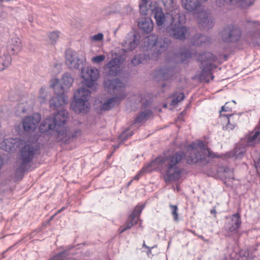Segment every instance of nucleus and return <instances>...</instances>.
Masks as SVG:
<instances>
[{"instance_id":"f257e3e1","label":"nucleus","mask_w":260,"mask_h":260,"mask_svg":"<svg viewBox=\"0 0 260 260\" xmlns=\"http://www.w3.org/2000/svg\"><path fill=\"white\" fill-rule=\"evenodd\" d=\"M185 156V154L182 151L176 152L164 156H158L153 160L149 166L144 167L142 171L134 177V180H138L142 172L150 171L148 169L150 167L157 168L164 173L166 182L178 180L182 172V168L179 165Z\"/></svg>"},{"instance_id":"f03ea898","label":"nucleus","mask_w":260,"mask_h":260,"mask_svg":"<svg viewBox=\"0 0 260 260\" xmlns=\"http://www.w3.org/2000/svg\"><path fill=\"white\" fill-rule=\"evenodd\" d=\"M68 112L61 111L58 112L53 117L46 118L41 124L39 131L41 133L56 132L58 141L66 142L70 138L67 134L66 128L63 125L67 121Z\"/></svg>"},{"instance_id":"7ed1b4c3","label":"nucleus","mask_w":260,"mask_h":260,"mask_svg":"<svg viewBox=\"0 0 260 260\" xmlns=\"http://www.w3.org/2000/svg\"><path fill=\"white\" fill-rule=\"evenodd\" d=\"M105 90L110 94L117 96L108 99L101 107L103 110H108L117 105L125 97L124 84L118 79L107 80L104 82Z\"/></svg>"},{"instance_id":"20e7f679","label":"nucleus","mask_w":260,"mask_h":260,"mask_svg":"<svg viewBox=\"0 0 260 260\" xmlns=\"http://www.w3.org/2000/svg\"><path fill=\"white\" fill-rule=\"evenodd\" d=\"M183 18L184 16L179 14V10L177 8L166 12L165 18L168 20H165L163 24H170L168 31L175 39L183 40L185 38L187 29L186 27L181 25Z\"/></svg>"},{"instance_id":"39448f33","label":"nucleus","mask_w":260,"mask_h":260,"mask_svg":"<svg viewBox=\"0 0 260 260\" xmlns=\"http://www.w3.org/2000/svg\"><path fill=\"white\" fill-rule=\"evenodd\" d=\"M207 143L197 140L188 147L187 153L189 156L187 158L188 164L197 163L204 159L206 156L214 157L215 155L207 148Z\"/></svg>"},{"instance_id":"423d86ee","label":"nucleus","mask_w":260,"mask_h":260,"mask_svg":"<svg viewBox=\"0 0 260 260\" xmlns=\"http://www.w3.org/2000/svg\"><path fill=\"white\" fill-rule=\"evenodd\" d=\"M38 136H36L32 139V143L23 140V145H21L20 149V158L18 161L20 171H27L29 169V163L34 158L35 154L37 151V147L34 143L38 140Z\"/></svg>"},{"instance_id":"0eeeda50","label":"nucleus","mask_w":260,"mask_h":260,"mask_svg":"<svg viewBox=\"0 0 260 260\" xmlns=\"http://www.w3.org/2000/svg\"><path fill=\"white\" fill-rule=\"evenodd\" d=\"M140 12L143 15L151 14L154 15L158 26H162L165 20V15L162 12V8L159 7L157 3L150 0H141L139 4Z\"/></svg>"},{"instance_id":"6e6552de","label":"nucleus","mask_w":260,"mask_h":260,"mask_svg":"<svg viewBox=\"0 0 260 260\" xmlns=\"http://www.w3.org/2000/svg\"><path fill=\"white\" fill-rule=\"evenodd\" d=\"M81 76L84 79V84L92 89H96L97 86L96 80L99 76V72L97 69L92 67L83 68L81 70Z\"/></svg>"},{"instance_id":"1a4fd4ad","label":"nucleus","mask_w":260,"mask_h":260,"mask_svg":"<svg viewBox=\"0 0 260 260\" xmlns=\"http://www.w3.org/2000/svg\"><path fill=\"white\" fill-rule=\"evenodd\" d=\"M144 42L147 43L148 48L152 49L154 48V50H156L157 54H160L165 51L170 43L169 40L166 38H158L154 35H150L146 38Z\"/></svg>"},{"instance_id":"9d476101","label":"nucleus","mask_w":260,"mask_h":260,"mask_svg":"<svg viewBox=\"0 0 260 260\" xmlns=\"http://www.w3.org/2000/svg\"><path fill=\"white\" fill-rule=\"evenodd\" d=\"M74 82L72 77L69 74H64L60 81L58 79L54 78L50 81V86L54 89L55 92L64 93L69 89Z\"/></svg>"},{"instance_id":"9b49d317","label":"nucleus","mask_w":260,"mask_h":260,"mask_svg":"<svg viewBox=\"0 0 260 260\" xmlns=\"http://www.w3.org/2000/svg\"><path fill=\"white\" fill-rule=\"evenodd\" d=\"M241 34V30L238 26L230 25L222 30L221 38L224 42L235 43L239 40Z\"/></svg>"},{"instance_id":"f8f14e48","label":"nucleus","mask_w":260,"mask_h":260,"mask_svg":"<svg viewBox=\"0 0 260 260\" xmlns=\"http://www.w3.org/2000/svg\"><path fill=\"white\" fill-rule=\"evenodd\" d=\"M216 59V57L210 52H205L199 55L198 59L201 62L203 72L210 74L212 70V63Z\"/></svg>"},{"instance_id":"ddd939ff","label":"nucleus","mask_w":260,"mask_h":260,"mask_svg":"<svg viewBox=\"0 0 260 260\" xmlns=\"http://www.w3.org/2000/svg\"><path fill=\"white\" fill-rule=\"evenodd\" d=\"M2 140H3L0 143V147L7 152H14L23 144V140L19 138H3Z\"/></svg>"},{"instance_id":"4468645a","label":"nucleus","mask_w":260,"mask_h":260,"mask_svg":"<svg viewBox=\"0 0 260 260\" xmlns=\"http://www.w3.org/2000/svg\"><path fill=\"white\" fill-rule=\"evenodd\" d=\"M113 58L106 64V68L108 69V75L111 76H116L120 71V66L122 64L124 59L120 56H113L114 52H111Z\"/></svg>"},{"instance_id":"2eb2a0df","label":"nucleus","mask_w":260,"mask_h":260,"mask_svg":"<svg viewBox=\"0 0 260 260\" xmlns=\"http://www.w3.org/2000/svg\"><path fill=\"white\" fill-rule=\"evenodd\" d=\"M41 119V116L38 113H34L31 116L25 117L22 120L24 131L26 132L33 131L36 128Z\"/></svg>"},{"instance_id":"dca6fc26","label":"nucleus","mask_w":260,"mask_h":260,"mask_svg":"<svg viewBox=\"0 0 260 260\" xmlns=\"http://www.w3.org/2000/svg\"><path fill=\"white\" fill-rule=\"evenodd\" d=\"M66 64L71 69H78L82 63L77 53L71 49H68L66 52Z\"/></svg>"},{"instance_id":"f3484780","label":"nucleus","mask_w":260,"mask_h":260,"mask_svg":"<svg viewBox=\"0 0 260 260\" xmlns=\"http://www.w3.org/2000/svg\"><path fill=\"white\" fill-rule=\"evenodd\" d=\"M229 103H226L224 106L221 108V110L220 111V117H225L228 119V122L225 125V127L227 130H233L237 125V122L240 117L239 115L237 114H230L224 115L221 114L223 111H230L231 108L229 107Z\"/></svg>"},{"instance_id":"a211bd4d","label":"nucleus","mask_w":260,"mask_h":260,"mask_svg":"<svg viewBox=\"0 0 260 260\" xmlns=\"http://www.w3.org/2000/svg\"><path fill=\"white\" fill-rule=\"evenodd\" d=\"M56 94L55 96L53 97L50 101V107L54 110H57L58 108H60V111H64L63 109V106L68 103V98L66 96L64 93L62 92H55ZM65 111H66L65 110ZM59 112V111L58 112Z\"/></svg>"},{"instance_id":"6ab92c4d","label":"nucleus","mask_w":260,"mask_h":260,"mask_svg":"<svg viewBox=\"0 0 260 260\" xmlns=\"http://www.w3.org/2000/svg\"><path fill=\"white\" fill-rule=\"evenodd\" d=\"M199 25L205 29H209L213 25V20L210 13L206 11L199 12L197 15Z\"/></svg>"},{"instance_id":"aec40b11","label":"nucleus","mask_w":260,"mask_h":260,"mask_svg":"<svg viewBox=\"0 0 260 260\" xmlns=\"http://www.w3.org/2000/svg\"><path fill=\"white\" fill-rule=\"evenodd\" d=\"M226 218L230 219L224 225V228L227 231L234 232L236 231L240 227L241 220L239 213H236L229 217H226Z\"/></svg>"},{"instance_id":"412c9836","label":"nucleus","mask_w":260,"mask_h":260,"mask_svg":"<svg viewBox=\"0 0 260 260\" xmlns=\"http://www.w3.org/2000/svg\"><path fill=\"white\" fill-rule=\"evenodd\" d=\"M139 35L134 32L128 33L126 37L123 46L125 51H132L136 48L139 43Z\"/></svg>"},{"instance_id":"4be33fe9","label":"nucleus","mask_w":260,"mask_h":260,"mask_svg":"<svg viewBox=\"0 0 260 260\" xmlns=\"http://www.w3.org/2000/svg\"><path fill=\"white\" fill-rule=\"evenodd\" d=\"M174 69L172 68L165 67L157 70L154 73V77L156 81L167 80L173 76Z\"/></svg>"},{"instance_id":"5701e85b","label":"nucleus","mask_w":260,"mask_h":260,"mask_svg":"<svg viewBox=\"0 0 260 260\" xmlns=\"http://www.w3.org/2000/svg\"><path fill=\"white\" fill-rule=\"evenodd\" d=\"M89 103L86 100H74L73 106L74 111L76 113H84L88 112L89 109Z\"/></svg>"},{"instance_id":"b1692460","label":"nucleus","mask_w":260,"mask_h":260,"mask_svg":"<svg viewBox=\"0 0 260 260\" xmlns=\"http://www.w3.org/2000/svg\"><path fill=\"white\" fill-rule=\"evenodd\" d=\"M8 50L12 52L13 54H17L22 48V45L20 39L17 37L11 38L7 44Z\"/></svg>"},{"instance_id":"393cba45","label":"nucleus","mask_w":260,"mask_h":260,"mask_svg":"<svg viewBox=\"0 0 260 260\" xmlns=\"http://www.w3.org/2000/svg\"><path fill=\"white\" fill-rule=\"evenodd\" d=\"M181 6L188 12H194L200 8L201 4L199 0H181Z\"/></svg>"},{"instance_id":"a878e982","label":"nucleus","mask_w":260,"mask_h":260,"mask_svg":"<svg viewBox=\"0 0 260 260\" xmlns=\"http://www.w3.org/2000/svg\"><path fill=\"white\" fill-rule=\"evenodd\" d=\"M89 87H82L78 88L74 93V100H89L90 95V91L88 89Z\"/></svg>"},{"instance_id":"bb28decb","label":"nucleus","mask_w":260,"mask_h":260,"mask_svg":"<svg viewBox=\"0 0 260 260\" xmlns=\"http://www.w3.org/2000/svg\"><path fill=\"white\" fill-rule=\"evenodd\" d=\"M138 26L144 32L149 33L153 29V23L150 18H144L139 21Z\"/></svg>"},{"instance_id":"cd10ccee","label":"nucleus","mask_w":260,"mask_h":260,"mask_svg":"<svg viewBox=\"0 0 260 260\" xmlns=\"http://www.w3.org/2000/svg\"><path fill=\"white\" fill-rule=\"evenodd\" d=\"M209 42L208 38L201 34L196 35L191 39V43L194 46H202Z\"/></svg>"},{"instance_id":"c85d7f7f","label":"nucleus","mask_w":260,"mask_h":260,"mask_svg":"<svg viewBox=\"0 0 260 260\" xmlns=\"http://www.w3.org/2000/svg\"><path fill=\"white\" fill-rule=\"evenodd\" d=\"M152 114L151 111L146 110L140 112L135 120V123H139L143 121L146 120Z\"/></svg>"},{"instance_id":"c756f323","label":"nucleus","mask_w":260,"mask_h":260,"mask_svg":"<svg viewBox=\"0 0 260 260\" xmlns=\"http://www.w3.org/2000/svg\"><path fill=\"white\" fill-rule=\"evenodd\" d=\"M253 24L255 26H260V22L258 21H253ZM248 40L254 45L260 46V33L255 34L250 36Z\"/></svg>"},{"instance_id":"7c9ffc66","label":"nucleus","mask_w":260,"mask_h":260,"mask_svg":"<svg viewBox=\"0 0 260 260\" xmlns=\"http://www.w3.org/2000/svg\"><path fill=\"white\" fill-rule=\"evenodd\" d=\"M253 24L255 26H260V22L258 21H253ZM248 40L254 45L260 46V33L255 34L250 36Z\"/></svg>"},{"instance_id":"2f4dec72","label":"nucleus","mask_w":260,"mask_h":260,"mask_svg":"<svg viewBox=\"0 0 260 260\" xmlns=\"http://www.w3.org/2000/svg\"><path fill=\"white\" fill-rule=\"evenodd\" d=\"M255 0H235V5L237 4L242 8H247L254 3Z\"/></svg>"},{"instance_id":"473e14b6","label":"nucleus","mask_w":260,"mask_h":260,"mask_svg":"<svg viewBox=\"0 0 260 260\" xmlns=\"http://www.w3.org/2000/svg\"><path fill=\"white\" fill-rule=\"evenodd\" d=\"M235 0H215V3L217 7H222L225 5H235Z\"/></svg>"},{"instance_id":"72a5a7b5","label":"nucleus","mask_w":260,"mask_h":260,"mask_svg":"<svg viewBox=\"0 0 260 260\" xmlns=\"http://www.w3.org/2000/svg\"><path fill=\"white\" fill-rule=\"evenodd\" d=\"M144 60V57L143 55H137L133 57L131 61V63L134 66H137V65L142 63Z\"/></svg>"},{"instance_id":"f704fd0d","label":"nucleus","mask_w":260,"mask_h":260,"mask_svg":"<svg viewBox=\"0 0 260 260\" xmlns=\"http://www.w3.org/2000/svg\"><path fill=\"white\" fill-rule=\"evenodd\" d=\"M144 208V205H141V206L138 205L135 208V209L133 211V213L131 215V216H135V219H136L137 220H138L139 219V216L140 214V213H141V212Z\"/></svg>"},{"instance_id":"c9c22d12","label":"nucleus","mask_w":260,"mask_h":260,"mask_svg":"<svg viewBox=\"0 0 260 260\" xmlns=\"http://www.w3.org/2000/svg\"><path fill=\"white\" fill-rule=\"evenodd\" d=\"M184 99V94L183 92L179 93L177 97L174 98L171 101V105L172 106H176L178 103Z\"/></svg>"},{"instance_id":"e433bc0d","label":"nucleus","mask_w":260,"mask_h":260,"mask_svg":"<svg viewBox=\"0 0 260 260\" xmlns=\"http://www.w3.org/2000/svg\"><path fill=\"white\" fill-rule=\"evenodd\" d=\"M224 172L225 178L233 179L234 178L233 170L228 168H222Z\"/></svg>"},{"instance_id":"4c0bfd02","label":"nucleus","mask_w":260,"mask_h":260,"mask_svg":"<svg viewBox=\"0 0 260 260\" xmlns=\"http://www.w3.org/2000/svg\"><path fill=\"white\" fill-rule=\"evenodd\" d=\"M46 91L44 88H41L40 90L38 100L40 103H43L46 101Z\"/></svg>"},{"instance_id":"58836bf2","label":"nucleus","mask_w":260,"mask_h":260,"mask_svg":"<svg viewBox=\"0 0 260 260\" xmlns=\"http://www.w3.org/2000/svg\"><path fill=\"white\" fill-rule=\"evenodd\" d=\"M138 220L135 219V216H131L129 217L128 221L126 223L125 228L126 230L130 229L133 225L137 223Z\"/></svg>"},{"instance_id":"ea45409f","label":"nucleus","mask_w":260,"mask_h":260,"mask_svg":"<svg viewBox=\"0 0 260 260\" xmlns=\"http://www.w3.org/2000/svg\"><path fill=\"white\" fill-rule=\"evenodd\" d=\"M106 58L105 55L102 54L94 56L91 58V60L93 63H100L103 62Z\"/></svg>"},{"instance_id":"a19ab883","label":"nucleus","mask_w":260,"mask_h":260,"mask_svg":"<svg viewBox=\"0 0 260 260\" xmlns=\"http://www.w3.org/2000/svg\"><path fill=\"white\" fill-rule=\"evenodd\" d=\"M170 207L172 209V214L173 216L174 219L175 221L178 220V207L176 205H170Z\"/></svg>"},{"instance_id":"79ce46f5","label":"nucleus","mask_w":260,"mask_h":260,"mask_svg":"<svg viewBox=\"0 0 260 260\" xmlns=\"http://www.w3.org/2000/svg\"><path fill=\"white\" fill-rule=\"evenodd\" d=\"M66 129H67V134L68 135L70 136V138L66 142V143H67L69 140L71 138H75V137H77L78 136H79L81 135V131L79 129H76L74 133H73L72 134V135L71 136L70 134L69 133L68 131V129L67 128V127H64ZM64 143H66V142H64Z\"/></svg>"},{"instance_id":"37998d69","label":"nucleus","mask_w":260,"mask_h":260,"mask_svg":"<svg viewBox=\"0 0 260 260\" xmlns=\"http://www.w3.org/2000/svg\"><path fill=\"white\" fill-rule=\"evenodd\" d=\"M50 40L52 42H55L59 37V34L57 31L50 32L48 35Z\"/></svg>"},{"instance_id":"c03bdc74","label":"nucleus","mask_w":260,"mask_h":260,"mask_svg":"<svg viewBox=\"0 0 260 260\" xmlns=\"http://www.w3.org/2000/svg\"><path fill=\"white\" fill-rule=\"evenodd\" d=\"M104 38V35L102 33H98L91 37V40L92 41H101Z\"/></svg>"},{"instance_id":"a18cd8bd","label":"nucleus","mask_w":260,"mask_h":260,"mask_svg":"<svg viewBox=\"0 0 260 260\" xmlns=\"http://www.w3.org/2000/svg\"><path fill=\"white\" fill-rule=\"evenodd\" d=\"M244 151V148H242L241 150H238L237 148H236L234 152V155L236 157V158H241L243 156Z\"/></svg>"},{"instance_id":"49530a36","label":"nucleus","mask_w":260,"mask_h":260,"mask_svg":"<svg viewBox=\"0 0 260 260\" xmlns=\"http://www.w3.org/2000/svg\"><path fill=\"white\" fill-rule=\"evenodd\" d=\"M180 57L181 59L184 60L185 58H190L191 57V54L189 52V51H185L184 52H182L180 54Z\"/></svg>"},{"instance_id":"de8ad7c7","label":"nucleus","mask_w":260,"mask_h":260,"mask_svg":"<svg viewBox=\"0 0 260 260\" xmlns=\"http://www.w3.org/2000/svg\"><path fill=\"white\" fill-rule=\"evenodd\" d=\"M127 131H125V132H123L120 136V140H124V139H128L129 137H130L132 135V134H131L130 135H127Z\"/></svg>"},{"instance_id":"09e8293b","label":"nucleus","mask_w":260,"mask_h":260,"mask_svg":"<svg viewBox=\"0 0 260 260\" xmlns=\"http://www.w3.org/2000/svg\"><path fill=\"white\" fill-rule=\"evenodd\" d=\"M18 111L21 112L22 113H24L27 110V107L24 106L22 104H19L18 106Z\"/></svg>"},{"instance_id":"8fccbe9b","label":"nucleus","mask_w":260,"mask_h":260,"mask_svg":"<svg viewBox=\"0 0 260 260\" xmlns=\"http://www.w3.org/2000/svg\"><path fill=\"white\" fill-rule=\"evenodd\" d=\"M255 168L258 173H260V158L257 161H254Z\"/></svg>"},{"instance_id":"3c124183","label":"nucleus","mask_w":260,"mask_h":260,"mask_svg":"<svg viewBox=\"0 0 260 260\" xmlns=\"http://www.w3.org/2000/svg\"><path fill=\"white\" fill-rule=\"evenodd\" d=\"M126 230V228H125V226H121L119 229V231L120 233H122L124 232Z\"/></svg>"},{"instance_id":"603ef678","label":"nucleus","mask_w":260,"mask_h":260,"mask_svg":"<svg viewBox=\"0 0 260 260\" xmlns=\"http://www.w3.org/2000/svg\"><path fill=\"white\" fill-rule=\"evenodd\" d=\"M3 165V160L2 157L0 156V169L2 168V167Z\"/></svg>"},{"instance_id":"864d4df0","label":"nucleus","mask_w":260,"mask_h":260,"mask_svg":"<svg viewBox=\"0 0 260 260\" xmlns=\"http://www.w3.org/2000/svg\"><path fill=\"white\" fill-rule=\"evenodd\" d=\"M197 236L201 239L203 240H204V238L203 236H202V235H197Z\"/></svg>"},{"instance_id":"5fc2aeb1","label":"nucleus","mask_w":260,"mask_h":260,"mask_svg":"<svg viewBox=\"0 0 260 260\" xmlns=\"http://www.w3.org/2000/svg\"><path fill=\"white\" fill-rule=\"evenodd\" d=\"M3 139V135L0 134V142H1V140Z\"/></svg>"},{"instance_id":"6e6d98bb","label":"nucleus","mask_w":260,"mask_h":260,"mask_svg":"<svg viewBox=\"0 0 260 260\" xmlns=\"http://www.w3.org/2000/svg\"><path fill=\"white\" fill-rule=\"evenodd\" d=\"M143 246H144V247H146V248H149V249H150V248H151L148 247H147V246H146L145 244H143Z\"/></svg>"},{"instance_id":"4d7b16f0","label":"nucleus","mask_w":260,"mask_h":260,"mask_svg":"<svg viewBox=\"0 0 260 260\" xmlns=\"http://www.w3.org/2000/svg\"><path fill=\"white\" fill-rule=\"evenodd\" d=\"M191 232L193 233L194 235H197L194 232L191 231Z\"/></svg>"},{"instance_id":"13d9d810","label":"nucleus","mask_w":260,"mask_h":260,"mask_svg":"<svg viewBox=\"0 0 260 260\" xmlns=\"http://www.w3.org/2000/svg\"><path fill=\"white\" fill-rule=\"evenodd\" d=\"M163 107H164V108H166V107H167V105L166 104H164V106H163Z\"/></svg>"},{"instance_id":"bf43d9fd","label":"nucleus","mask_w":260,"mask_h":260,"mask_svg":"<svg viewBox=\"0 0 260 260\" xmlns=\"http://www.w3.org/2000/svg\"><path fill=\"white\" fill-rule=\"evenodd\" d=\"M132 181H132H131L130 182H129V183H128V185L131 184V183Z\"/></svg>"},{"instance_id":"052dcab7","label":"nucleus","mask_w":260,"mask_h":260,"mask_svg":"<svg viewBox=\"0 0 260 260\" xmlns=\"http://www.w3.org/2000/svg\"><path fill=\"white\" fill-rule=\"evenodd\" d=\"M212 212H215V211H211V213H212Z\"/></svg>"},{"instance_id":"680f3d73","label":"nucleus","mask_w":260,"mask_h":260,"mask_svg":"<svg viewBox=\"0 0 260 260\" xmlns=\"http://www.w3.org/2000/svg\"><path fill=\"white\" fill-rule=\"evenodd\" d=\"M3 1H4V0H0L1 2H3Z\"/></svg>"},{"instance_id":"e2e57ef3","label":"nucleus","mask_w":260,"mask_h":260,"mask_svg":"<svg viewBox=\"0 0 260 260\" xmlns=\"http://www.w3.org/2000/svg\"><path fill=\"white\" fill-rule=\"evenodd\" d=\"M114 54H115V55H116V56H117V55H116V53H114Z\"/></svg>"},{"instance_id":"0e129e2a","label":"nucleus","mask_w":260,"mask_h":260,"mask_svg":"<svg viewBox=\"0 0 260 260\" xmlns=\"http://www.w3.org/2000/svg\"><path fill=\"white\" fill-rule=\"evenodd\" d=\"M114 54H115V55H116V56H117V55H116V53H114Z\"/></svg>"}]
</instances>
